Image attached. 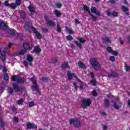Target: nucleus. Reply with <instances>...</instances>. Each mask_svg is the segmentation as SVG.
Instances as JSON below:
<instances>
[{
	"label": "nucleus",
	"instance_id": "f257e3e1",
	"mask_svg": "<svg viewBox=\"0 0 130 130\" xmlns=\"http://www.w3.org/2000/svg\"><path fill=\"white\" fill-rule=\"evenodd\" d=\"M68 78L69 80H72V79H76L78 81L77 83L74 82L73 83V86L77 89L78 88L77 85H80L79 88L81 89V90H83V82L82 81H80L77 78V76L74 74H71L70 72H68Z\"/></svg>",
	"mask_w": 130,
	"mask_h": 130
},
{
	"label": "nucleus",
	"instance_id": "f03ea898",
	"mask_svg": "<svg viewBox=\"0 0 130 130\" xmlns=\"http://www.w3.org/2000/svg\"><path fill=\"white\" fill-rule=\"evenodd\" d=\"M25 28L26 29L28 30H30V29H31L33 33H34V34L36 35V36L38 39L40 40L41 39V38H42V36H41V34H40V32H38V31H37V29H36V28H35V27L33 26L30 27L29 26V24H28V23H26L25 24Z\"/></svg>",
	"mask_w": 130,
	"mask_h": 130
},
{
	"label": "nucleus",
	"instance_id": "7ed1b4c3",
	"mask_svg": "<svg viewBox=\"0 0 130 130\" xmlns=\"http://www.w3.org/2000/svg\"><path fill=\"white\" fill-rule=\"evenodd\" d=\"M30 80L32 81L33 84V85L31 87L32 91H36L37 92H40V89L36 83V77L34 76L33 78H30Z\"/></svg>",
	"mask_w": 130,
	"mask_h": 130
},
{
	"label": "nucleus",
	"instance_id": "20e7f679",
	"mask_svg": "<svg viewBox=\"0 0 130 130\" xmlns=\"http://www.w3.org/2000/svg\"><path fill=\"white\" fill-rule=\"evenodd\" d=\"M69 123L70 124H74L75 127H80V126H81V122L80 121V119L78 118L70 119L69 120Z\"/></svg>",
	"mask_w": 130,
	"mask_h": 130
},
{
	"label": "nucleus",
	"instance_id": "39448f33",
	"mask_svg": "<svg viewBox=\"0 0 130 130\" xmlns=\"http://www.w3.org/2000/svg\"><path fill=\"white\" fill-rule=\"evenodd\" d=\"M91 103L92 102L91 101V100L89 98L84 99L82 101L81 107L83 108H86V107L90 106V105H91Z\"/></svg>",
	"mask_w": 130,
	"mask_h": 130
},
{
	"label": "nucleus",
	"instance_id": "423d86ee",
	"mask_svg": "<svg viewBox=\"0 0 130 130\" xmlns=\"http://www.w3.org/2000/svg\"><path fill=\"white\" fill-rule=\"evenodd\" d=\"M90 62L95 71H99V70H100V66L99 65V63H98L97 61L95 60V59H91L90 60Z\"/></svg>",
	"mask_w": 130,
	"mask_h": 130
},
{
	"label": "nucleus",
	"instance_id": "0eeeda50",
	"mask_svg": "<svg viewBox=\"0 0 130 130\" xmlns=\"http://www.w3.org/2000/svg\"><path fill=\"white\" fill-rule=\"evenodd\" d=\"M12 81H14L17 83H24L25 82V79L23 78H20L18 76H13L11 78Z\"/></svg>",
	"mask_w": 130,
	"mask_h": 130
},
{
	"label": "nucleus",
	"instance_id": "6e6552de",
	"mask_svg": "<svg viewBox=\"0 0 130 130\" xmlns=\"http://www.w3.org/2000/svg\"><path fill=\"white\" fill-rule=\"evenodd\" d=\"M107 50L109 52V53H111V54H113V55H115V56H117L118 55V52L116 51H113L111 47H108L107 48Z\"/></svg>",
	"mask_w": 130,
	"mask_h": 130
},
{
	"label": "nucleus",
	"instance_id": "1a4fd4ad",
	"mask_svg": "<svg viewBox=\"0 0 130 130\" xmlns=\"http://www.w3.org/2000/svg\"><path fill=\"white\" fill-rule=\"evenodd\" d=\"M5 5L6 7H9L13 10H15V9H16V8L17 7V5H16V4L11 3L10 4H9V2H8L7 1L5 2Z\"/></svg>",
	"mask_w": 130,
	"mask_h": 130
},
{
	"label": "nucleus",
	"instance_id": "9d476101",
	"mask_svg": "<svg viewBox=\"0 0 130 130\" xmlns=\"http://www.w3.org/2000/svg\"><path fill=\"white\" fill-rule=\"evenodd\" d=\"M23 48L25 50H31L32 48L30 47V44L28 43H24L23 44Z\"/></svg>",
	"mask_w": 130,
	"mask_h": 130
},
{
	"label": "nucleus",
	"instance_id": "9b49d317",
	"mask_svg": "<svg viewBox=\"0 0 130 130\" xmlns=\"http://www.w3.org/2000/svg\"><path fill=\"white\" fill-rule=\"evenodd\" d=\"M0 29L6 30V29H8V25L4 22H0Z\"/></svg>",
	"mask_w": 130,
	"mask_h": 130
},
{
	"label": "nucleus",
	"instance_id": "f8f14e48",
	"mask_svg": "<svg viewBox=\"0 0 130 130\" xmlns=\"http://www.w3.org/2000/svg\"><path fill=\"white\" fill-rule=\"evenodd\" d=\"M26 126L27 127V128H28V129H31V128H36V127H37V126H36L35 124H32L31 123H28L26 124Z\"/></svg>",
	"mask_w": 130,
	"mask_h": 130
},
{
	"label": "nucleus",
	"instance_id": "ddd939ff",
	"mask_svg": "<svg viewBox=\"0 0 130 130\" xmlns=\"http://www.w3.org/2000/svg\"><path fill=\"white\" fill-rule=\"evenodd\" d=\"M28 8L31 15L35 13V7H34L32 5H30V6H28Z\"/></svg>",
	"mask_w": 130,
	"mask_h": 130
},
{
	"label": "nucleus",
	"instance_id": "4468645a",
	"mask_svg": "<svg viewBox=\"0 0 130 130\" xmlns=\"http://www.w3.org/2000/svg\"><path fill=\"white\" fill-rule=\"evenodd\" d=\"M3 72L4 73V80H5V81H8L9 80V76L6 73H7V68H4Z\"/></svg>",
	"mask_w": 130,
	"mask_h": 130
},
{
	"label": "nucleus",
	"instance_id": "2eb2a0df",
	"mask_svg": "<svg viewBox=\"0 0 130 130\" xmlns=\"http://www.w3.org/2000/svg\"><path fill=\"white\" fill-rule=\"evenodd\" d=\"M12 86L13 87V89L16 91V92H19V91H20V88L18 86V84L13 83Z\"/></svg>",
	"mask_w": 130,
	"mask_h": 130
},
{
	"label": "nucleus",
	"instance_id": "dca6fc26",
	"mask_svg": "<svg viewBox=\"0 0 130 130\" xmlns=\"http://www.w3.org/2000/svg\"><path fill=\"white\" fill-rule=\"evenodd\" d=\"M27 52V51L25 49H22L19 51H18L17 53V54H19V55H23V54H25Z\"/></svg>",
	"mask_w": 130,
	"mask_h": 130
},
{
	"label": "nucleus",
	"instance_id": "f3484780",
	"mask_svg": "<svg viewBox=\"0 0 130 130\" xmlns=\"http://www.w3.org/2000/svg\"><path fill=\"white\" fill-rule=\"evenodd\" d=\"M79 67L81 68V69H83V70H85L86 69V66L82 62V61H79L78 62Z\"/></svg>",
	"mask_w": 130,
	"mask_h": 130
},
{
	"label": "nucleus",
	"instance_id": "a211bd4d",
	"mask_svg": "<svg viewBox=\"0 0 130 130\" xmlns=\"http://www.w3.org/2000/svg\"><path fill=\"white\" fill-rule=\"evenodd\" d=\"M26 60L28 62L31 63L33 61V57L30 55H27Z\"/></svg>",
	"mask_w": 130,
	"mask_h": 130
},
{
	"label": "nucleus",
	"instance_id": "6ab92c4d",
	"mask_svg": "<svg viewBox=\"0 0 130 130\" xmlns=\"http://www.w3.org/2000/svg\"><path fill=\"white\" fill-rule=\"evenodd\" d=\"M61 68L63 69V70L68 69V68H69V63H68V62H64V63L62 64Z\"/></svg>",
	"mask_w": 130,
	"mask_h": 130
},
{
	"label": "nucleus",
	"instance_id": "aec40b11",
	"mask_svg": "<svg viewBox=\"0 0 130 130\" xmlns=\"http://www.w3.org/2000/svg\"><path fill=\"white\" fill-rule=\"evenodd\" d=\"M34 51L36 52V53H39L40 51H41V50L39 46H36L34 48Z\"/></svg>",
	"mask_w": 130,
	"mask_h": 130
},
{
	"label": "nucleus",
	"instance_id": "412c9836",
	"mask_svg": "<svg viewBox=\"0 0 130 130\" xmlns=\"http://www.w3.org/2000/svg\"><path fill=\"white\" fill-rule=\"evenodd\" d=\"M47 24L48 26H51L52 27H54V25H55V23L54 22L49 20L47 22Z\"/></svg>",
	"mask_w": 130,
	"mask_h": 130
},
{
	"label": "nucleus",
	"instance_id": "4be33fe9",
	"mask_svg": "<svg viewBox=\"0 0 130 130\" xmlns=\"http://www.w3.org/2000/svg\"><path fill=\"white\" fill-rule=\"evenodd\" d=\"M12 43H10L8 45V48H4L3 50L4 53H6V52H7V49H10V48L12 47Z\"/></svg>",
	"mask_w": 130,
	"mask_h": 130
},
{
	"label": "nucleus",
	"instance_id": "5701e85b",
	"mask_svg": "<svg viewBox=\"0 0 130 130\" xmlns=\"http://www.w3.org/2000/svg\"><path fill=\"white\" fill-rule=\"evenodd\" d=\"M0 130H5V122H4V121H1L0 123Z\"/></svg>",
	"mask_w": 130,
	"mask_h": 130
},
{
	"label": "nucleus",
	"instance_id": "b1692460",
	"mask_svg": "<svg viewBox=\"0 0 130 130\" xmlns=\"http://www.w3.org/2000/svg\"><path fill=\"white\" fill-rule=\"evenodd\" d=\"M54 14L55 16H56V17H59L60 15H61V13H60V12L58 11L57 10H55L54 11Z\"/></svg>",
	"mask_w": 130,
	"mask_h": 130
},
{
	"label": "nucleus",
	"instance_id": "393cba45",
	"mask_svg": "<svg viewBox=\"0 0 130 130\" xmlns=\"http://www.w3.org/2000/svg\"><path fill=\"white\" fill-rule=\"evenodd\" d=\"M24 100L23 99H20L17 101V104L18 105H22L24 103Z\"/></svg>",
	"mask_w": 130,
	"mask_h": 130
},
{
	"label": "nucleus",
	"instance_id": "a878e982",
	"mask_svg": "<svg viewBox=\"0 0 130 130\" xmlns=\"http://www.w3.org/2000/svg\"><path fill=\"white\" fill-rule=\"evenodd\" d=\"M103 41L105 43H107L108 42H110V39H109V38L106 37V38L103 39Z\"/></svg>",
	"mask_w": 130,
	"mask_h": 130
},
{
	"label": "nucleus",
	"instance_id": "bb28decb",
	"mask_svg": "<svg viewBox=\"0 0 130 130\" xmlns=\"http://www.w3.org/2000/svg\"><path fill=\"white\" fill-rule=\"evenodd\" d=\"M75 44H76V46H77V47H79V48H82V45H81V43H79V42L75 41Z\"/></svg>",
	"mask_w": 130,
	"mask_h": 130
},
{
	"label": "nucleus",
	"instance_id": "cd10ccee",
	"mask_svg": "<svg viewBox=\"0 0 130 130\" xmlns=\"http://www.w3.org/2000/svg\"><path fill=\"white\" fill-rule=\"evenodd\" d=\"M28 106L29 107H33L34 106H35V103L33 101L29 102L28 103Z\"/></svg>",
	"mask_w": 130,
	"mask_h": 130
},
{
	"label": "nucleus",
	"instance_id": "c85d7f7f",
	"mask_svg": "<svg viewBox=\"0 0 130 130\" xmlns=\"http://www.w3.org/2000/svg\"><path fill=\"white\" fill-rule=\"evenodd\" d=\"M124 68L126 72H130V66L127 64H125Z\"/></svg>",
	"mask_w": 130,
	"mask_h": 130
},
{
	"label": "nucleus",
	"instance_id": "c756f323",
	"mask_svg": "<svg viewBox=\"0 0 130 130\" xmlns=\"http://www.w3.org/2000/svg\"><path fill=\"white\" fill-rule=\"evenodd\" d=\"M78 40L79 41V42H80V43H85L86 41L82 38H78Z\"/></svg>",
	"mask_w": 130,
	"mask_h": 130
},
{
	"label": "nucleus",
	"instance_id": "7c9ffc66",
	"mask_svg": "<svg viewBox=\"0 0 130 130\" xmlns=\"http://www.w3.org/2000/svg\"><path fill=\"white\" fill-rule=\"evenodd\" d=\"M121 105H122L121 104H120L119 105L114 104L113 107H114L115 109H119V107H120Z\"/></svg>",
	"mask_w": 130,
	"mask_h": 130
},
{
	"label": "nucleus",
	"instance_id": "2f4dec72",
	"mask_svg": "<svg viewBox=\"0 0 130 130\" xmlns=\"http://www.w3.org/2000/svg\"><path fill=\"white\" fill-rule=\"evenodd\" d=\"M1 58L2 60V61H4V60L6 59V56L5 55H3V52H1Z\"/></svg>",
	"mask_w": 130,
	"mask_h": 130
},
{
	"label": "nucleus",
	"instance_id": "473e14b6",
	"mask_svg": "<svg viewBox=\"0 0 130 130\" xmlns=\"http://www.w3.org/2000/svg\"><path fill=\"white\" fill-rule=\"evenodd\" d=\"M104 105L106 107H108V106H109V101H108V100H106L105 101Z\"/></svg>",
	"mask_w": 130,
	"mask_h": 130
},
{
	"label": "nucleus",
	"instance_id": "72a5a7b5",
	"mask_svg": "<svg viewBox=\"0 0 130 130\" xmlns=\"http://www.w3.org/2000/svg\"><path fill=\"white\" fill-rule=\"evenodd\" d=\"M66 32H68V33H69V34H73V33H74V31H73L72 29L68 27L66 28Z\"/></svg>",
	"mask_w": 130,
	"mask_h": 130
},
{
	"label": "nucleus",
	"instance_id": "f704fd0d",
	"mask_svg": "<svg viewBox=\"0 0 130 130\" xmlns=\"http://www.w3.org/2000/svg\"><path fill=\"white\" fill-rule=\"evenodd\" d=\"M90 83L92 84L93 86H95L96 84H97V82H96V80H95V79H93L91 81Z\"/></svg>",
	"mask_w": 130,
	"mask_h": 130
},
{
	"label": "nucleus",
	"instance_id": "c9c22d12",
	"mask_svg": "<svg viewBox=\"0 0 130 130\" xmlns=\"http://www.w3.org/2000/svg\"><path fill=\"white\" fill-rule=\"evenodd\" d=\"M91 13L95 14V13H96V12H97V9H96L95 7H92L91 8Z\"/></svg>",
	"mask_w": 130,
	"mask_h": 130
},
{
	"label": "nucleus",
	"instance_id": "e433bc0d",
	"mask_svg": "<svg viewBox=\"0 0 130 130\" xmlns=\"http://www.w3.org/2000/svg\"><path fill=\"white\" fill-rule=\"evenodd\" d=\"M57 32H61V28H60V25L59 23L57 24Z\"/></svg>",
	"mask_w": 130,
	"mask_h": 130
},
{
	"label": "nucleus",
	"instance_id": "4c0bfd02",
	"mask_svg": "<svg viewBox=\"0 0 130 130\" xmlns=\"http://www.w3.org/2000/svg\"><path fill=\"white\" fill-rule=\"evenodd\" d=\"M7 91L9 94H12L13 93V90L11 87H9L7 89Z\"/></svg>",
	"mask_w": 130,
	"mask_h": 130
},
{
	"label": "nucleus",
	"instance_id": "58836bf2",
	"mask_svg": "<svg viewBox=\"0 0 130 130\" xmlns=\"http://www.w3.org/2000/svg\"><path fill=\"white\" fill-rule=\"evenodd\" d=\"M83 9L86 12H90V9L86 5L84 6Z\"/></svg>",
	"mask_w": 130,
	"mask_h": 130
},
{
	"label": "nucleus",
	"instance_id": "ea45409f",
	"mask_svg": "<svg viewBox=\"0 0 130 130\" xmlns=\"http://www.w3.org/2000/svg\"><path fill=\"white\" fill-rule=\"evenodd\" d=\"M21 2L22 0H16L15 5H16L17 6H20V5H21Z\"/></svg>",
	"mask_w": 130,
	"mask_h": 130
},
{
	"label": "nucleus",
	"instance_id": "a19ab883",
	"mask_svg": "<svg viewBox=\"0 0 130 130\" xmlns=\"http://www.w3.org/2000/svg\"><path fill=\"white\" fill-rule=\"evenodd\" d=\"M111 76L113 77H117V73L114 71H111Z\"/></svg>",
	"mask_w": 130,
	"mask_h": 130
},
{
	"label": "nucleus",
	"instance_id": "79ce46f5",
	"mask_svg": "<svg viewBox=\"0 0 130 130\" xmlns=\"http://www.w3.org/2000/svg\"><path fill=\"white\" fill-rule=\"evenodd\" d=\"M121 9L123 12H127V8L124 7V6H121Z\"/></svg>",
	"mask_w": 130,
	"mask_h": 130
},
{
	"label": "nucleus",
	"instance_id": "37998d69",
	"mask_svg": "<svg viewBox=\"0 0 130 130\" xmlns=\"http://www.w3.org/2000/svg\"><path fill=\"white\" fill-rule=\"evenodd\" d=\"M110 60H111V61H114V60H115V57H114V56H111L110 57Z\"/></svg>",
	"mask_w": 130,
	"mask_h": 130
},
{
	"label": "nucleus",
	"instance_id": "c03bdc74",
	"mask_svg": "<svg viewBox=\"0 0 130 130\" xmlns=\"http://www.w3.org/2000/svg\"><path fill=\"white\" fill-rule=\"evenodd\" d=\"M67 40H72L73 37L72 36H68L66 37Z\"/></svg>",
	"mask_w": 130,
	"mask_h": 130
},
{
	"label": "nucleus",
	"instance_id": "a18cd8bd",
	"mask_svg": "<svg viewBox=\"0 0 130 130\" xmlns=\"http://www.w3.org/2000/svg\"><path fill=\"white\" fill-rule=\"evenodd\" d=\"M62 6V5L60 3L56 4V8H61Z\"/></svg>",
	"mask_w": 130,
	"mask_h": 130
},
{
	"label": "nucleus",
	"instance_id": "49530a36",
	"mask_svg": "<svg viewBox=\"0 0 130 130\" xmlns=\"http://www.w3.org/2000/svg\"><path fill=\"white\" fill-rule=\"evenodd\" d=\"M92 94L93 96H97V92H96V90H93L92 92Z\"/></svg>",
	"mask_w": 130,
	"mask_h": 130
},
{
	"label": "nucleus",
	"instance_id": "de8ad7c7",
	"mask_svg": "<svg viewBox=\"0 0 130 130\" xmlns=\"http://www.w3.org/2000/svg\"><path fill=\"white\" fill-rule=\"evenodd\" d=\"M102 128L103 130H107V126L105 125H103Z\"/></svg>",
	"mask_w": 130,
	"mask_h": 130
},
{
	"label": "nucleus",
	"instance_id": "09e8293b",
	"mask_svg": "<svg viewBox=\"0 0 130 130\" xmlns=\"http://www.w3.org/2000/svg\"><path fill=\"white\" fill-rule=\"evenodd\" d=\"M23 64L25 66V67H28V62H27V61H24Z\"/></svg>",
	"mask_w": 130,
	"mask_h": 130
},
{
	"label": "nucleus",
	"instance_id": "8fccbe9b",
	"mask_svg": "<svg viewBox=\"0 0 130 130\" xmlns=\"http://www.w3.org/2000/svg\"><path fill=\"white\" fill-rule=\"evenodd\" d=\"M75 23H76V24H80V21H79V20H78V19L76 18L75 19Z\"/></svg>",
	"mask_w": 130,
	"mask_h": 130
},
{
	"label": "nucleus",
	"instance_id": "3c124183",
	"mask_svg": "<svg viewBox=\"0 0 130 130\" xmlns=\"http://www.w3.org/2000/svg\"><path fill=\"white\" fill-rule=\"evenodd\" d=\"M12 111H13V112H14V113H17V108H13L12 109Z\"/></svg>",
	"mask_w": 130,
	"mask_h": 130
},
{
	"label": "nucleus",
	"instance_id": "603ef678",
	"mask_svg": "<svg viewBox=\"0 0 130 130\" xmlns=\"http://www.w3.org/2000/svg\"><path fill=\"white\" fill-rule=\"evenodd\" d=\"M4 90H5L4 87H0V93H3L4 92Z\"/></svg>",
	"mask_w": 130,
	"mask_h": 130
},
{
	"label": "nucleus",
	"instance_id": "864d4df0",
	"mask_svg": "<svg viewBox=\"0 0 130 130\" xmlns=\"http://www.w3.org/2000/svg\"><path fill=\"white\" fill-rule=\"evenodd\" d=\"M19 119H18V118L14 117V121H15V122H18Z\"/></svg>",
	"mask_w": 130,
	"mask_h": 130
},
{
	"label": "nucleus",
	"instance_id": "5fc2aeb1",
	"mask_svg": "<svg viewBox=\"0 0 130 130\" xmlns=\"http://www.w3.org/2000/svg\"><path fill=\"white\" fill-rule=\"evenodd\" d=\"M113 16H114V17H117V12H113Z\"/></svg>",
	"mask_w": 130,
	"mask_h": 130
},
{
	"label": "nucleus",
	"instance_id": "6e6d98bb",
	"mask_svg": "<svg viewBox=\"0 0 130 130\" xmlns=\"http://www.w3.org/2000/svg\"><path fill=\"white\" fill-rule=\"evenodd\" d=\"M43 82H47V78L43 77Z\"/></svg>",
	"mask_w": 130,
	"mask_h": 130
},
{
	"label": "nucleus",
	"instance_id": "4d7b16f0",
	"mask_svg": "<svg viewBox=\"0 0 130 130\" xmlns=\"http://www.w3.org/2000/svg\"><path fill=\"white\" fill-rule=\"evenodd\" d=\"M42 30L43 31V32H46L48 31V30L45 28H42Z\"/></svg>",
	"mask_w": 130,
	"mask_h": 130
},
{
	"label": "nucleus",
	"instance_id": "13d9d810",
	"mask_svg": "<svg viewBox=\"0 0 130 130\" xmlns=\"http://www.w3.org/2000/svg\"><path fill=\"white\" fill-rule=\"evenodd\" d=\"M90 75L91 76V77L92 78H94V73H93V72H91L90 73Z\"/></svg>",
	"mask_w": 130,
	"mask_h": 130
},
{
	"label": "nucleus",
	"instance_id": "bf43d9fd",
	"mask_svg": "<svg viewBox=\"0 0 130 130\" xmlns=\"http://www.w3.org/2000/svg\"><path fill=\"white\" fill-rule=\"evenodd\" d=\"M94 14H95V15L96 16H101L100 13L99 12H97V11H96V12Z\"/></svg>",
	"mask_w": 130,
	"mask_h": 130
},
{
	"label": "nucleus",
	"instance_id": "052dcab7",
	"mask_svg": "<svg viewBox=\"0 0 130 130\" xmlns=\"http://www.w3.org/2000/svg\"><path fill=\"white\" fill-rule=\"evenodd\" d=\"M127 105H128V106L129 107V108H130V100H128V101H127Z\"/></svg>",
	"mask_w": 130,
	"mask_h": 130
},
{
	"label": "nucleus",
	"instance_id": "680f3d73",
	"mask_svg": "<svg viewBox=\"0 0 130 130\" xmlns=\"http://www.w3.org/2000/svg\"><path fill=\"white\" fill-rule=\"evenodd\" d=\"M92 18L93 21H96V17L94 15L92 16Z\"/></svg>",
	"mask_w": 130,
	"mask_h": 130
},
{
	"label": "nucleus",
	"instance_id": "e2e57ef3",
	"mask_svg": "<svg viewBox=\"0 0 130 130\" xmlns=\"http://www.w3.org/2000/svg\"><path fill=\"white\" fill-rule=\"evenodd\" d=\"M45 20H48V16L47 15H45Z\"/></svg>",
	"mask_w": 130,
	"mask_h": 130
},
{
	"label": "nucleus",
	"instance_id": "0e129e2a",
	"mask_svg": "<svg viewBox=\"0 0 130 130\" xmlns=\"http://www.w3.org/2000/svg\"><path fill=\"white\" fill-rule=\"evenodd\" d=\"M110 12H109V11H107V15H108V16H110Z\"/></svg>",
	"mask_w": 130,
	"mask_h": 130
},
{
	"label": "nucleus",
	"instance_id": "69168bd1",
	"mask_svg": "<svg viewBox=\"0 0 130 130\" xmlns=\"http://www.w3.org/2000/svg\"><path fill=\"white\" fill-rule=\"evenodd\" d=\"M120 44H123V41H120Z\"/></svg>",
	"mask_w": 130,
	"mask_h": 130
},
{
	"label": "nucleus",
	"instance_id": "338daca9",
	"mask_svg": "<svg viewBox=\"0 0 130 130\" xmlns=\"http://www.w3.org/2000/svg\"><path fill=\"white\" fill-rule=\"evenodd\" d=\"M102 115H106V113H105V112H103Z\"/></svg>",
	"mask_w": 130,
	"mask_h": 130
},
{
	"label": "nucleus",
	"instance_id": "774afa93",
	"mask_svg": "<svg viewBox=\"0 0 130 130\" xmlns=\"http://www.w3.org/2000/svg\"><path fill=\"white\" fill-rule=\"evenodd\" d=\"M110 2L111 3H114V1H110Z\"/></svg>",
	"mask_w": 130,
	"mask_h": 130
}]
</instances>
